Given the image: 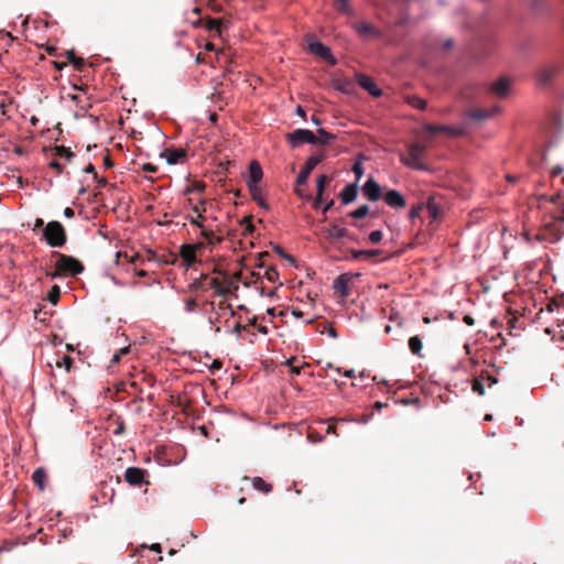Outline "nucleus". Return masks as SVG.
Instances as JSON below:
<instances>
[{"label":"nucleus","instance_id":"nucleus-1","mask_svg":"<svg viewBox=\"0 0 564 564\" xmlns=\"http://www.w3.org/2000/svg\"><path fill=\"white\" fill-rule=\"evenodd\" d=\"M42 238L53 248L63 247L67 240L65 228L57 220H52L46 224L42 231Z\"/></svg>","mask_w":564,"mask_h":564},{"label":"nucleus","instance_id":"nucleus-2","mask_svg":"<svg viewBox=\"0 0 564 564\" xmlns=\"http://www.w3.org/2000/svg\"><path fill=\"white\" fill-rule=\"evenodd\" d=\"M426 147L422 143L415 142L408 147L406 155H402L400 161L405 166L416 171H429V166L421 161Z\"/></svg>","mask_w":564,"mask_h":564},{"label":"nucleus","instance_id":"nucleus-3","mask_svg":"<svg viewBox=\"0 0 564 564\" xmlns=\"http://www.w3.org/2000/svg\"><path fill=\"white\" fill-rule=\"evenodd\" d=\"M55 267L57 272L52 274L53 278H57L62 274L77 275L84 271V265L78 259L63 253H57Z\"/></svg>","mask_w":564,"mask_h":564},{"label":"nucleus","instance_id":"nucleus-4","mask_svg":"<svg viewBox=\"0 0 564 564\" xmlns=\"http://www.w3.org/2000/svg\"><path fill=\"white\" fill-rule=\"evenodd\" d=\"M307 48L311 53L325 59L329 65L335 66L337 58L332 54L330 48L313 36H307Z\"/></svg>","mask_w":564,"mask_h":564},{"label":"nucleus","instance_id":"nucleus-5","mask_svg":"<svg viewBox=\"0 0 564 564\" xmlns=\"http://www.w3.org/2000/svg\"><path fill=\"white\" fill-rule=\"evenodd\" d=\"M323 160H325V153L324 152H319V153H316V154H313V155L308 156L306 159L303 167L301 169L297 177H296L295 184L297 186L305 185L307 183V180H308L310 174L312 173V171Z\"/></svg>","mask_w":564,"mask_h":564},{"label":"nucleus","instance_id":"nucleus-6","mask_svg":"<svg viewBox=\"0 0 564 564\" xmlns=\"http://www.w3.org/2000/svg\"><path fill=\"white\" fill-rule=\"evenodd\" d=\"M286 139L292 148H297L304 143L315 145V134L308 129H295L286 135Z\"/></svg>","mask_w":564,"mask_h":564},{"label":"nucleus","instance_id":"nucleus-7","mask_svg":"<svg viewBox=\"0 0 564 564\" xmlns=\"http://www.w3.org/2000/svg\"><path fill=\"white\" fill-rule=\"evenodd\" d=\"M362 194L370 202H377L383 197L380 184L372 176H369L362 185Z\"/></svg>","mask_w":564,"mask_h":564},{"label":"nucleus","instance_id":"nucleus-8","mask_svg":"<svg viewBox=\"0 0 564 564\" xmlns=\"http://www.w3.org/2000/svg\"><path fill=\"white\" fill-rule=\"evenodd\" d=\"M204 248V243L198 242L196 245H182L180 248V254L185 262L187 268L192 267L196 261V252Z\"/></svg>","mask_w":564,"mask_h":564},{"label":"nucleus","instance_id":"nucleus-9","mask_svg":"<svg viewBox=\"0 0 564 564\" xmlns=\"http://www.w3.org/2000/svg\"><path fill=\"white\" fill-rule=\"evenodd\" d=\"M262 176L263 171L260 163L256 160L251 161V163L249 164V177L247 181L249 192H256L257 186H259V183L262 180Z\"/></svg>","mask_w":564,"mask_h":564},{"label":"nucleus","instance_id":"nucleus-10","mask_svg":"<svg viewBox=\"0 0 564 564\" xmlns=\"http://www.w3.org/2000/svg\"><path fill=\"white\" fill-rule=\"evenodd\" d=\"M383 199L386 204L393 209H401L406 206V199L404 195L394 188L388 189L383 195Z\"/></svg>","mask_w":564,"mask_h":564},{"label":"nucleus","instance_id":"nucleus-11","mask_svg":"<svg viewBox=\"0 0 564 564\" xmlns=\"http://www.w3.org/2000/svg\"><path fill=\"white\" fill-rule=\"evenodd\" d=\"M356 80L358 85L368 91L373 97H380L382 95V90L378 87V85L373 82V79L364 74V73H357L356 74Z\"/></svg>","mask_w":564,"mask_h":564},{"label":"nucleus","instance_id":"nucleus-12","mask_svg":"<svg viewBox=\"0 0 564 564\" xmlns=\"http://www.w3.org/2000/svg\"><path fill=\"white\" fill-rule=\"evenodd\" d=\"M145 474L147 471L140 467H128L124 471V480L130 486L138 487L143 484H148L144 479Z\"/></svg>","mask_w":564,"mask_h":564},{"label":"nucleus","instance_id":"nucleus-13","mask_svg":"<svg viewBox=\"0 0 564 564\" xmlns=\"http://www.w3.org/2000/svg\"><path fill=\"white\" fill-rule=\"evenodd\" d=\"M202 218L194 217L193 215L186 216V220L189 221L191 225H194L200 228V237H203L208 245L219 243L221 241L220 238L215 237L214 232L209 229H206L200 220Z\"/></svg>","mask_w":564,"mask_h":564},{"label":"nucleus","instance_id":"nucleus-14","mask_svg":"<svg viewBox=\"0 0 564 564\" xmlns=\"http://www.w3.org/2000/svg\"><path fill=\"white\" fill-rule=\"evenodd\" d=\"M349 281V273H341L334 280L333 289L337 291L341 297H347L350 294Z\"/></svg>","mask_w":564,"mask_h":564},{"label":"nucleus","instance_id":"nucleus-15","mask_svg":"<svg viewBox=\"0 0 564 564\" xmlns=\"http://www.w3.org/2000/svg\"><path fill=\"white\" fill-rule=\"evenodd\" d=\"M358 196V184L349 183L347 184L341 192L339 193L340 200L343 205H348L352 203Z\"/></svg>","mask_w":564,"mask_h":564},{"label":"nucleus","instance_id":"nucleus-16","mask_svg":"<svg viewBox=\"0 0 564 564\" xmlns=\"http://www.w3.org/2000/svg\"><path fill=\"white\" fill-rule=\"evenodd\" d=\"M162 155H165L166 163L170 165L178 164L186 159L185 150L175 148L166 149Z\"/></svg>","mask_w":564,"mask_h":564},{"label":"nucleus","instance_id":"nucleus-17","mask_svg":"<svg viewBox=\"0 0 564 564\" xmlns=\"http://www.w3.org/2000/svg\"><path fill=\"white\" fill-rule=\"evenodd\" d=\"M425 130L432 134L438 133V132H446L451 135H460L463 133V130L460 128L452 127V126H445V124H432L427 123L425 126Z\"/></svg>","mask_w":564,"mask_h":564},{"label":"nucleus","instance_id":"nucleus-18","mask_svg":"<svg viewBox=\"0 0 564 564\" xmlns=\"http://www.w3.org/2000/svg\"><path fill=\"white\" fill-rule=\"evenodd\" d=\"M354 28L356 32L361 36L369 35L377 39L382 36V32L378 28L367 22L356 23Z\"/></svg>","mask_w":564,"mask_h":564},{"label":"nucleus","instance_id":"nucleus-19","mask_svg":"<svg viewBox=\"0 0 564 564\" xmlns=\"http://www.w3.org/2000/svg\"><path fill=\"white\" fill-rule=\"evenodd\" d=\"M327 183H328V177L325 174H322L317 178V182H316V197H315V200L313 203V207L314 208H319L322 206L323 200H324L323 195H324V192H325Z\"/></svg>","mask_w":564,"mask_h":564},{"label":"nucleus","instance_id":"nucleus-20","mask_svg":"<svg viewBox=\"0 0 564 564\" xmlns=\"http://www.w3.org/2000/svg\"><path fill=\"white\" fill-rule=\"evenodd\" d=\"M557 67L556 66H547L540 68L538 70L536 77H538V84L540 86H546L551 83L553 76L556 74Z\"/></svg>","mask_w":564,"mask_h":564},{"label":"nucleus","instance_id":"nucleus-21","mask_svg":"<svg viewBox=\"0 0 564 564\" xmlns=\"http://www.w3.org/2000/svg\"><path fill=\"white\" fill-rule=\"evenodd\" d=\"M336 140V135L332 132L326 131L324 128L317 129L315 134V145L326 147L332 144Z\"/></svg>","mask_w":564,"mask_h":564},{"label":"nucleus","instance_id":"nucleus-22","mask_svg":"<svg viewBox=\"0 0 564 564\" xmlns=\"http://www.w3.org/2000/svg\"><path fill=\"white\" fill-rule=\"evenodd\" d=\"M327 235H328V238L334 239V240H339L343 238H351L349 231L346 228L340 227L336 224H333L327 228Z\"/></svg>","mask_w":564,"mask_h":564},{"label":"nucleus","instance_id":"nucleus-23","mask_svg":"<svg viewBox=\"0 0 564 564\" xmlns=\"http://www.w3.org/2000/svg\"><path fill=\"white\" fill-rule=\"evenodd\" d=\"M509 80L507 78H500L491 85V91L499 97H506L509 93Z\"/></svg>","mask_w":564,"mask_h":564},{"label":"nucleus","instance_id":"nucleus-24","mask_svg":"<svg viewBox=\"0 0 564 564\" xmlns=\"http://www.w3.org/2000/svg\"><path fill=\"white\" fill-rule=\"evenodd\" d=\"M497 111H498V108L477 109V110H473L469 112V118L475 121H481V120L491 118Z\"/></svg>","mask_w":564,"mask_h":564},{"label":"nucleus","instance_id":"nucleus-25","mask_svg":"<svg viewBox=\"0 0 564 564\" xmlns=\"http://www.w3.org/2000/svg\"><path fill=\"white\" fill-rule=\"evenodd\" d=\"M334 8L340 14H344L347 17L355 15V10L350 6L349 0H335Z\"/></svg>","mask_w":564,"mask_h":564},{"label":"nucleus","instance_id":"nucleus-26","mask_svg":"<svg viewBox=\"0 0 564 564\" xmlns=\"http://www.w3.org/2000/svg\"><path fill=\"white\" fill-rule=\"evenodd\" d=\"M32 480L37 488L43 491L45 489L46 471L43 467L36 468L32 474Z\"/></svg>","mask_w":564,"mask_h":564},{"label":"nucleus","instance_id":"nucleus-27","mask_svg":"<svg viewBox=\"0 0 564 564\" xmlns=\"http://www.w3.org/2000/svg\"><path fill=\"white\" fill-rule=\"evenodd\" d=\"M381 253H382V251L380 249H370V250H365V249L355 250V249H352L351 250V256H352V259H355V260H358L360 258L369 259V258H372L375 256H379Z\"/></svg>","mask_w":564,"mask_h":564},{"label":"nucleus","instance_id":"nucleus-28","mask_svg":"<svg viewBox=\"0 0 564 564\" xmlns=\"http://www.w3.org/2000/svg\"><path fill=\"white\" fill-rule=\"evenodd\" d=\"M425 207L433 220H436L440 217L441 208L433 197H429Z\"/></svg>","mask_w":564,"mask_h":564},{"label":"nucleus","instance_id":"nucleus-29","mask_svg":"<svg viewBox=\"0 0 564 564\" xmlns=\"http://www.w3.org/2000/svg\"><path fill=\"white\" fill-rule=\"evenodd\" d=\"M370 207L367 204L360 205L358 208L349 212L348 216L354 219H364L369 214Z\"/></svg>","mask_w":564,"mask_h":564},{"label":"nucleus","instance_id":"nucleus-30","mask_svg":"<svg viewBox=\"0 0 564 564\" xmlns=\"http://www.w3.org/2000/svg\"><path fill=\"white\" fill-rule=\"evenodd\" d=\"M409 348L413 355H420V351L423 348V344L417 335L409 338Z\"/></svg>","mask_w":564,"mask_h":564},{"label":"nucleus","instance_id":"nucleus-31","mask_svg":"<svg viewBox=\"0 0 564 564\" xmlns=\"http://www.w3.org/2000/svg\"><path fill=\"white\" fill-rule=\"evenodd\" d=\"M252 486L254 489L265 494L272 490V486L268 484L265 480H263L261 477H254L252 479Z\"/></svg>","mask_w":564,"mask_h":564},{"label":"nucleus","instance_id":"nucleus-32","mask_svg":"<svg viewBox=\"0 0 564 564\" xmlns=\"http://www.w3.org/2000/svg\"><path fill=\"white\" fill-rule=\"evenodd\" d=\"M66 58L76 69H82L83 66L85 65L84 59L83 58H78L76 56L74 50H70V51L66 52Z\"/></svg>","mask_w":564,"mask_h":564},{"label":"nucleus","instance_id":"nucleus-33","mask_svg":"<svg viewBox=\"0 0 564 564\" xmlns=\"http://www.w3.org/2000/svg\"><path fill=\"white\" fill-rule=\"evenodd\" d=\"M406 101L409 105L420 110H425L427 106L426 100L417 96H409Z\"/></svg>","mask_w":564,"mask_h":564},{"label":"nucleus","instance_id":"nucleus-34","mask_svg":"<svg viewBox=\"0 0 564 564\" xmlns=\"http://www.w3.org/2000/svg\"><path fill=\"white\" fill-rule=\"evenodd\" d=\"M251 198L264 210H269V204L262 198L260 187L257 186L256 192H250Z\"/></svg>","mask_w":564,"mask_h":564},{"label":"nucleus","instance_id":"nucleus-35","mask_svg":"<svg viewBox=\"0 0 564 564\" xmlns=\"http://www.w3.org/2000/svg\"><path fill=\"white\" fill-rule=\"evenodd\" d=\"M372 417H373V412L368 413V414H364V415L358 416V417L339 419V420L343 421V422H355L357 424L366 425V424H368L371 421Z\"/></svg>","mask_w":564,"mask_h":564},{"label":"nucleus","instance_id":"nucleus-36","mask_svg":"<svg viewBox=\"0 0 564 564\" xmlns=\"http://www.w3.org/2000/svg\"><path fill=\"white\" fill-rule=\"evenodd\" d=\"M423 208H424V205L422 203L412 205L409 210L408 218L410 220L414 221L416 218H419L421 216Z\"/></svg>","mask_w":564,"mask_h":564},{"label":"nucleus","instance_id":"nucleus-37","mask_svg":"<svg viewBox=\"0 0 564 564\" xmlns=\"http://www.w3.org/2000/svg\"><path fill=\"white\" fill-rule=\"evenodd\" d=\"M61 295V290L58 285H53L47 293L46 300L51 302L53 305H56Z\"/></svg>","mask_w":564,"mask_h":564},{"label":"nucleus","instance_id":"nucleus-38","mask_svg":"<svg viewBox=\"0 0 564 564\" xmlns=\"http://www.w3.org/2000/svg\"><path fill=\"white\" fill-rule=\"evenodd\" d=\"M473 391L478 393L479 395L485 394V384H484V377L481 378H475L473 381Z\"/></svg>","mask_w":564,"mask_h":564},{"label":"nucleus","instance_id":"nucleus-39","mask_svg":"<svg viewBox=\"0 0 564 564\" xmlns=\"http://www.w3.org/2000/svg\"><path fill=\"white\" fill-rule=\"evenodd\" d=\"M56 155L59 158H64L67 161H70L75 154L68 148L58 147V148H56Z\"/></svg>","mask_w":564,"mask_h":564},{"label":"nucleus","instance_id":"nucleus-40","mask_svg":"<svg viewBox=\"0 0 564 564\" xmlns=\"http://www.w3.org/2000/svg\"><path fill=\"white\" fill-rule=\"evenodd\" d=\"M57 367H64L66 371H69L73 366V358L64 355L61 359L56 361Z\"/></svg>","mask_w":564,"mask_h":564},{"label":"nucleus","instance_id":"nucleus-41","mask_svg":"<svg viewBox=\"0 0 564 564\" xmlns=\"http://www.w3.org/2000/svg\"><path fill=\"white\" fill-rule=\"evenodd\" d=\"M205 191V184L202 183V182H195L194 184H192L191 186H187L185 189H184V194H189L192 192H198V193H202Z\"/></svg>","mask_w":564,"mask_h":564},{"label":"nucleus","instance_id":"nucleus-42","mask_svg":"<svg viewBox=\"0 0 564 564\" xmlns=\"http://www.w3.org/2000/svg\"><path fill=\"white\" fill-rule=\"evenodd\" d=\"M352 172L357 178V182L364 176L365 169L362 167L361 161H357L352 165Z\"/></svg>","mask_w":564,"mask_h":564},{"label":"nucleus","instance_id":"nucleus-43","mask_svg":"<svg viewBox=\"0 0 564 564\" xmlns=\"http://www.w3.org/2000/svg\"><path fill=\"white\" fill-rule=\"evenodd\" d=\"M196 308H197V302L195 301V299L191 297V299L186 300L185 306H184L185 312L193 313V312H195Z\"/></svg>","mask_w":564,"mask_h":564},{"label":"nucleus","instance_id":"nucleus-44","mask_svg":"<svg viewBox=\"0 0 564 564\" xmlns=\"http://www.w3.org/2000/svg\"><path fill=\"white\" fill-rule=\"evenodd\" d=\"M383 235H382V231L381 230H373L369 234V240L372 242V243H378L381 241Z\"/></svg>","mask_w":564,"mask_h":564},{"label":"nucleus","instance_id":"nucleus-45","mask_svg":"<svg viewBox=\"0 0 564 564\" xmlns=\"http://www.w3.org/2000/svg\"><path fill=\"white\" fill-rule=\"evenodd\" d=\"M265 278L270 281V282H275V280L279 278V272L276 269L274 268H268L267 271H265Z\"/></svg>","mask_w":564,"mask_h":564},{"label":"nucleus","instance_id":"nucleus-46","mask_svg":"<svg viewBox=\"0 0 564 564\" xmlns=\"http://www.w3.org/2000/svg\"><path fill=\"white\" fill-rule=\"evenodd\" d=\"M241 225H245V226H246V231H247L248 234H251V232L254 230V226H253V224H252L251 219H250V218H248V217L242 218V220H241Z\"/></svg>","mask_w":564,"mask_h":564},{"label":"nucleus","instance_id":"nucleus-47","mask_svg":"<svg viewBox=\"0 0 564 564\" xmlns=\"http://www.w3.org/2000/svg\"><path fill=\"white\" fill-rule=\"evenodd\" d=\"M212 286L216 290V292L219 295H225L226 294V290L220 285V283L216 279L212 280Z\"/></svg>","mask_w":564,"mask_h":564},{"label":"nucleus","instance_id":"nucleus-48","mask_svg":"<svg viewBox=\"0 0 564 564\" xmlns=\"http://www.w3.org/2000/svg\"><path fill=\"white\" fill-rule=\"evenodd\" d=\"M274 250H275V252H276L278 254H280V256H281L282 258H284L285 260H288V261H290V262H294V258H293V257H291V256H289L288 253H285L281 247L275 246V247H274Z\"/></svg>","mask_w":564,"mask_h":564},{"label":"nucleus","instance_id":"nucleus-49","mask_svg":"<svg viewBox=\"0 0 564 564\" xmlns=\"http://www.w3.org/2000/svg\"><path fill=\"white\" fill-rule=\"evenodd\" d=\"M307 437H308V440H310L312 443H322V442H324V440H325V436H324V435H321V434H316V435H314V434L310 433Z\"/></svg>","mask_w":564,"mask_h":564},{"label":"nucleus","instance_id":"nucleus-50","mask_svg":"<svg viewBox=\"0 0 564 564\" xmlns=\"http://www.w3.org/2000/svg\"><path fill=\"white\" fill-rule=\"evenodd\" d=\"M142 169L147 173H155L158 171V166L152 163L143 164Z\"/></svg>","mask_w":564,"mask_h":564},{"label":"nucleus","instance_id":"nucleus-51","mask_svg":"<svg viewBox=\"0 0 564 564\" xmlns=\"http://www.w3.org/2000/svg\"><path fill=\"white\" fill-rule=\"evenodd\" d=\"M242 330H246V326H242L240 323H236L234 328L228 330L229 334H240Z\"/></svg>","mask_w":564,"mask_h":564},{"label":"nucleus","instance_id":"nucleus-52","mask_svg":"<svg viewBox=\"0 0 564 564\" xmlns=\"http://www.w3.org/2000/svg\"><path fill=\"white\" fill-rule=\"evenodd\" d=\"M124 430H126L124 422L123 421H119L118 424H117L116 430L113 431V434L115 435H121V434H123Z\"/></svg>","mask_w":564,"mask_h":564},{"label":"nucleus","instance_id":"nucleus-53","mask_svg":"<svg viewBox=\"0 0 564 564\" xmlns=\"http://www.w3.org/2000/svg\"><path fill=\"white\" fill-rule=\"evenodd\" d=\"M83 172L84 173L94 174V178L98 180V175H97V173L95 171V166L91 163L88 164L86 167H84Z\"/></svg>","mask_w":564,"mask_h":564},{"label":"nucleus","instance_id":"nucleus-54","mask_svg":"<svg viewBox=\"0 0 564 564\" xmlns=\"http://www.w3.org/2000/svg\"><path fill=\"white\" fill-rule=\"evenodd\" d=\"M220 368H221V362L219 360H214L213 364L209 366L212 373H215Z\"/></svg>","mask_w":564,"mask_h":564},{"label":"nucleus","instance_id":"nucleus-55","mask_svg":"<svg viewBox=\"0 0 564 564\" xmlns=\"http://www.w3.org/2000/svg\"><path fill=\"white\" fill-rule=\"evenodd\" d=\"M334 204H335L334 199H329L328 202H326L324 204V206L322 207L323 214H326L328 210H330L333 208Z\"/></svg>","mask_w":564,"mask_h":564},{"label":"nucleus","instance_id":"nucleus-56","mask_svg":"<svg viewBox=\"0 0 564 564\" xmlns=\"http://www.w3.org/2000/svg\"><path fill=\"white\" fill-rule=\"evenodd\" d=\"M50 166L55 169L58 174H61L63 172V165L59 164L57 161H52L50 163Z\"/></svg>","mask_w":564,"mask_h":564},{"label":"nucleus","instance_id":"nucleus-57","mask_svg":"<svg viewBox=\"0 0 564 564\" xmlns=\"http://www.w3.org/2000/svg\"><path fill=\"white\" fill-rule=\"evenodd\" d=\"M44 226V221L42 218H36L35 219V223H34V226H33V230H39V229H42Z\"/></svg>","mask_w":564,"mask_h":564},{"label":"nucleus","instance_id":"nucleus-58","mask_svg":"<svg viewBox=\"0 0 564 564\" xmlns=\"http://www.w3.org/2000/svg\"><path fill=\"white\" fill-rule=\"evenodd\" d=\"M63 214L66 218H73L75 216V212L70 207H66Z\"/></svg>","mask_w":564,"mask_h":564},{"label":"nucleus","instance_id":"nucleus-59","mask_svg":"<svg viewBox=\"0 0 564 564\" xmlns=\"http://www.w3.org/2000/svg\"><path fill=\"white\" fill-rule=\"evenodd\" d=\"M486 380L488 381L489 387H492L494 384H496L498 382V379L495 376H491L489 373L487 375Z\"/></svg>","mask_w":564,"mask_h":564},{"label":"nucleus","instance_id":"nucleus-60","mask_svg":"<svg viewBox=\"0 0 564 564\" xmlns=\"http://www.w3.org/2000/svg\"><path fill=\"white\" fill-rule=\"evenodd\" d=\"M543 0H531V6L534 10L542 9Z\"/></svg>","mask_w":564,"mask_h":564},{"label":"nucleus","instance_id":"nucleus-61","mask_svg":"<svg viewBox=\"0 0 564 564\" xmlns=\"http://www.w3.org/2000/svg\"><path fill=\"white\" fill-rule=\"evenodd\" d=\"M384 406H388V403H387V402L377 401V402H375V404H373V409H375L376 411H380V410H382Z\"/></svg>","mask_w":564,"mask_h":564},{"label":"nucleus","instance_id":"nucleus-62","mask_svg":"<svg viewBox=\"0 0 564 564\" xmlns=\"http://www.w3.org/2000/svg\"><path fill=\"white\" fill-rule=\"evenodd\" d=\"M563 172V167L561 165H556L552 169V175L557 176Z\"/></svg>","mask_w":564,"mask_h":564},{"label":"nucleus","instance_id":"nucleus-63","mask_svg":"<svg viewBox=\"0 0 564 564\" xmlns=\"http://www.w3.org/2000/svg\"><path fill=\"white\" fill-rule=\"evenodd\" d=\"M453 45H454V41H453V39H447V40H445V41H444V43H443V47H444L445 50H448V48L453 47Z\"/></svg>","mask_w":564,"mask_h":564},{"label":"nucleus","instance_id":"nucleus-64","mask_svg":"<svg viewBox=\"0 0 564 564\" xmlns=\"http://www.w3.org/2000/svg\"><path fill=\"white\" fill-rule=\"evenodd\" d=\"M327 334L332 338H337L338 337V334H337V332H336V329L334 327H328Z\"/></svg>","mask_w":564,"mask_h":564}]
</instances>
